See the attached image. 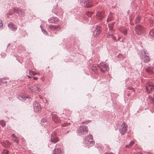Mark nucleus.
<instances>
[{
	"instance_id": "obj_1",
	"label": "nucleus",
	"mask_w": 154,
	"mask_h": 154,
	"mask_svg": "<svg viewBox=\"0 0 154 154\" xmlns=\"http://www.w3.org/2000/svg\"><path fill=\"white\" fill-rule=\"evenodd\" d=\"M140 57L143 62L147 63L150 60L149 54L146 50L142 51L140 53Z\"/></svg>"
},
{
	"instance_id": "obj_49",
	"label": "nucleus",
	"mask_w": 154,
	"mask_h": 154,
	"mask_svg": "<svg viewBox=\"0 0 154 154\" xmlns=\"http://www.w3.org/2000/svg\"><path fill=\"white\" fill-rule=\"evenodd\" d=\"M28 77L29 78H31V77H30L29 76V75H28Z\"/></svg>"
},
{
	"instance_id": "obj_2",
	"label": "nucleus",
	"mask_w": 154,
	"mask_h": 154,
	"mask_svg": "<svg viewBox=\"0 0 154 154\" xmlns=\"http://www.w3.org/2000/svg\"><path fill=\"white\" fill-rule=\"evenodd\" d=\"M93 137L92 135L87 136L85 138L84 142L86 146L90 147L94 145V141L93 139Z\"/></svg>"
},
{
	"instance_id": "obj_23",
	"label": "nucleus",
	"mask_w": 154,
	"mask_h": 154,
	"mask_svg": "<svg viewBox=\"0 0 154 154\" xmlns=\"http://www.w3.org/2000/svg\"><path fill=\"white\" fill-rule=\"evenodd\" d=\"M98 66H99L97 64H94L92 65L91 69L93 71H94L97 69Z\"/></svg>"
},
{
	"instance_id": "obj_13",
	"label": "nucleus",
	"mask_w": 154,
	"mask_h": 154,
	"mask_svg": "<svg viewBox=\"0 0 154 154\" xmlns=\"http://www.w3.org/2000/svg\"><path fill=\"white\" fill-rule=\"evenodd\" d=\"M104 14V12H101L98 13L96 15V18L99 20H101L103 19Z\"/></svg>"
},
{
	"instance_id": "obj_19",
	"label": "nucleus",
	"mask_w": 154,
	"mask_h": 154,
	"mask_svg": "<svg viewBox=\"0 0 154 154\" xmlns=\"http://www.w3.org/2000/svg\"><path fill=\"white\" fill-rule=\"evenodd\" d=\"M51 141L55 143L58 141V139L56 136H53V134H52L51 138Z\"/></svg>"
},
{
	"instance_id": "obj_41",
	"label": "nucleus",
	"mask_w": 154,
	"mask_h": 154,
	"mask_svg": "<svg viewBox=\"0 0 154 154\" xmlns=\"http://www.w3.org/2000/svg\"><path fill=\"white\" fill-rule=\"evenodd\" d=\"M68 124L66 123H64V124L62 125V126L63 127H65Z\"/></svg>"
},
{
	"instance_id": "obj_24",
	"label": "nucleus",
	"mask_w": 154,
	"mask_h": 154,
	"mask_svg": "<svg viewBox=\"0 0 154 154\" xmlns=\"http://www.w3.org/2000/svg\"><path fill=\"white\" fill-rule=\"evenodd\" d=\"M29 74L31 75H35L37 74H39V73L36 72L34 71L30 70L29 72Z\"/></svg>"
},
{
	"instance_id": "obj_39",
	"label": "nucleus",
	"mask_w": 154,
	"mask_h": 154,
	"mask_svg": "<svg viewBox=\"0 0 154 154\" xmlns=\"http://www.w3.org/2000/svg\"><path fill=\"white\" fill-rule=\"evenodd\" d=\"M117 41H120V42H122L123 39L119 37Z\"/></svg>"
},
{
	"instance_id": "obj_11",
	"label": "nucleus",
	"mask_w": 154,
	"mask_h": 154,
	"mask_svg": "<svg viewBox=\"0 0 154 154\" xmlns=\"http://www.w3.org/2000/svg\"><path fill=\"white\" fill-rule=\"evenodd\" d=\"M13 11L14 12L17 13L20 16H24V12L21 9L18 8H14L13 9Z\"/></svg>"
},
{
	"instance_id": "obj_20",
	"label": "nucleus",
	"mask_w": 154,
	"mask_h": 154,
	"mask_svg": "<svg viewBox=\"0 0 154 154\" xmlns=\"http://www.w3.org/2000/svg\"><path fill=\"white\" fill-rule=\"evenodd\" d=\"M11 136L12 137V139L14 141L17 143H18L19 142V138L16 136L14 134H12Z\"/></svg>"
},
{
	"instance_id": "obj_47",
	"label": "nucleus",
	"mask_w": 154,
	"mask_h": 154,
	"mask_svg": "<svg viewBox=\"0 0 154 154\" xmlns=\"http://www.w3.org/2000/svg\"><path fill=\"white\" fill-rule=\"evenodd\" d=\"M105 154H113L112 153H106Z\"/></svg>"
},
{
	"instance_id": "obj_37",
	"label": "nucleus",
	"mask_w": 154,
	"mask_h": 154,
	"mask_svg": "<svg viewBox=\"0 0 154 154\" xmlns=\"http://www.w3.org/2000/svg\"><path fill=\"white\" fill-rule=\"evenodd\" d=\"M91 122V121H89V120H88V121H84L83 122H82V124H88V123H89L90 122Z\"/></svg>"
},
{
	"instance_id": "obj_35",
	"label": "nucleus",
	"mask_w": 154,
	"mask_h": 154,
	"mask_svg": "<svg viewBox=\"0 0 154 154\" xmlns=\"http://www.w3.org/2000/svg\"><path fill=\"white\" fill-rule=\"evenodd\" d=\"M48 21L50 23H52L54 22V20L53 18L49 19Z\"/></svg>"
},
{
	"instance_id": "obj_15",
	"label": "nucleus",
	"mask_w": 154,
	"mask_h": 154,
	"mask_svg": "<svg viewBox=\"0 0 154 154\" xmlns=\"http://www.w3.org/2000/svg\"><path fill=\"white\" fill-rule=\"evenodd\" d=\"M119 30L120 32L123 33L124 35H127L128 30L126 28L122 27L120 28Z\"/></svg>"
},
{
	"instance_id": "obj_22",
	"label": "nucleus",
	"mask_w": 154,
	"mask_h": 154,
	"mask_svg": "<svg viewBox=\"0 0 154 154\" xmlns=\"http://www.w3.org/2000/svg\"><path fill=\"white\" fill-rule=\"evenodd\" d=\"M58 26L57 25H50L49 26V28L51 30H54L57 28Z\"/></svg>"
},
{
	"instance_id": "obj_44",
	"label": "nucleus",
	"mask_w": 154,
	"mask_h": 154,
	"mask_svg": "<svg viewBox=\"0 0 154 154\" xmlns=\"http://www.w3.org/2000/svg\"><path fill=\"white\" fill-rule=\"evenodd\" d=\"M101 147L100 146H99L98 145L97 146V148L98 149H100L101 148Z\"/></svg>"
},
{
	"instance_id": "obj_28",
	"label": "nucleus",
	"mask_w": 154,
	"mask_h": 154,
	"mask_svg": "<svg viewBox=\"0 0 154 154\" xmlns=\"http://www.w3.org/2000/svg\"><path fill=\"white\" fill-rule=\"evenodd\" d=\"M106 36L110 38L113 36V34L110 32H109L106 34Z\"/></svg>"
},
{
	"instance_id": "obj_18",
	"label": "nucleus",
	"mask_w": 154,
	"mask_h": 154,
	"mask_svg": "<svg viewBox=\"0 0 154 154\" xmlns=\"http://www.w3.org/2000/svg\"><path fill=\"white\" fill-rule=\"evenodd\" d=\"M18 98L20 100H25L26 98H29L30 97L29 96L24 94L21 96H19Z\"/></svg>"
},
{
	"instance_id": "obj_14",
	"label": "nucleus",
	"mask_w": 154,
	"mask_h": 154,
	"mask_svg": "<svg viewBox=\"0 0 154 154\" xmlns=\"http://www.w3.org/2000/svg\"><path fill=\"white\" fill-rule=\"evenodd\" d=\"M63 152L60 148L55 149L53 151V154H63Z\"/></svg>"
},
{
	"instance_id": "obj_27",
	"label": "nucleus",
	"mask_w": 154,
	"mask_h": 154,
	"mask_svg": "<svg viewBox=\"0 0 154 154\" xmlns=\"http://www.w3.org/2000/svg\"><path fill=\"white\" fill-rule=\"evenodd\" d=\"M112 16L111 14H110L109 16L108 17L107 20V22H109L110 21H111L112 20Z\"/></svg>"
},
{
	"instance_id": "obj_43",
	"label": "nucleus",
	"mask_w": 154,
	"mask_h": 154,
	"mask_svg": "<svg viewBox=\"0 0 154 154\" xmlns=\"http://www.w3.org/2000/svg\"><path fill=\"white\" fill-rule=\"evenodd\" d=\"M42 32L45 35H46L47 34V32L45 30H42Z\"/></svg>"
},
{
	"instance_id": "obj_46",
	"label": "nucleus",
	"mask_w": 154,
	"mask_h": 154,
	"mask_svg": "<svg viewBox=\"0 0 154 154\" xmlns=\"http://www.w3.org/2000/svg\"><path fill=\"white\" fill-rule=\"evenodd\" d=\"M42 122H45V119H42Z\"/></svg>"
},
{
	"instance_id": "obj_8",
	"label": "nucleus",
	"mask_w": 154,
	"mask_h": 154,
	"mask_svg": "<svg viewBox=\"0 0 154 154\" xmlns=\"http://www.w3.org/2000/svg\"><path fill=\"white\" fill-rule=\"evenodd\" d=\"M102 30L101 27L97 26L96 29L94 31L93 35L94 37H97L99 35Z\"/></svg>"
},
{
	"instance_id": "obj_9",
	"label": "nucleus",
	"mask_w": 154,
	"mask_h": 154,
	"mask_svg": "<svg viewBox=\"0 0 154 154\" xmlns=\"http://www.w3.org/2000/svg\"><path fill=\"white\" fill-rule=\"evenodd\" d=\"M33 107L34 111L36 112H39L41 110L40 104L37 102L34 103Z\"/></svg>"
},
{
	"instance_id": "obj_48",
	"label": "nucleus",
	"mask_w": 154,
	"mask_h": 154,
	"mask_svg": "<svg viewBox=\"0 0 154 154\" xmlns=\"http://www.w3.org/2000/svg\"><path fill=\"white\" fill-rule=\"evenodd\" d=\"M4 83H7V82L6 81H5L4 82H3Z\"/></svg>"
},
{
	"instance_id": "obj_12",
	"label": "nucleus",
	"mask_w": 154,
	"mask_h": 154,
	"mask_svg": "<svg viewBox=\"0 0 154 154\" xmlns=\"http://www.w3.org/2000/svg\"><path fill=\"white\" fill-rule=\"evenodd\" d=\"M52 119L55 123H58L61 122V120H60L59 118L57 116L56 114H54L53 115Z\"/></svg>"
},
{
	"instance_id": "obj_36",
	"label": "nucleus",
	"mask_w": 154,
	"mask_h": 154,
	"mask_svg": "<svg viewBox=\"0 0 154 154\" xmlns=\"http://www.w3.org/2000/svg\"><path fill=\"white\" fill-rule=\"evenodd\" d=\"M93 14L92 12H88L86 13V15L88 17H89L91 16Z\"/></svg>"
},
{
	"instance_id": "obj_7",
	"label": "nucleus",
	"mask_w": 154,
	"mask_h": 154,
	"mask_svg": "<svg viewBox=\"0 0 154 154\" xmlns=\"http://www.w3.org/2000/svg\"><path fill=\"white\" fill-rule=\"evenodd\" d=\"M154 84L151 82H147L146 84V90L148 93H149L154 89Z\"/></svg>"
},
{
	"instance_id": "obj_17",
	"label": "nucleus",
	"mask_w": 154,
	"mask_h": 154,
	"mask_svg": "<svg viewBox=\"0 0 154 154\" xmlns=\"http://www.w3.org/2000/svg\"><path fill=\"white\" fill-rule=\"evenodd\" d=\"M8 27L10 28L11 30L13 31L17 29L16 26L13 23H10L8 25Z\"/></svg>"
},
{
	"instance_id": "obj_40",
	"label": "nucleus",
	"mask_w": 154,
	"mask_h": 154,
	"mask_svg": "<svg viewBox=\"0 0 154 154\" xmlns=\"http://www.w3.org/2000/svg\"><path fill=\"white\" fill-rule=\"evenodd\" d=\"M112 38L114 40H115L116 41H117V39L116 37L115 36H112Z\"/></svg>"
},
{
	"instance_id": "obj_31",
	"label": "nucleus",
	"mask_w": 154,
	"mask_h": 154,
	"mask_svg": "<svg viewBox=\"0 0 154 154\" xmlns=\"http://www.w3.org/2000/svg\"><path fill=\"white\" fill-rule=\"evenodd\" d=\"M113 24H109V30H113Z\"/></svg>"
},
{
	"instance_id": "obj_26",
	"label": "nucleus",
	"mask_w": 154,
	"mask_h": 154,
	"mask_svg": "<svg viewBox=\"0 0 154 154\" xmlns=\"http://www.w3.org/2000/svg\"><path fill=\"white\" fill-rule=\"evenodd\" d=\"M134 142L133 141H132L131 142L129 145H126V148H130V147L132 146L134 144Z\"/></svg>"
},
{
	"instance_id": "obj_10",
	"label": "nucleus",
	"mask_w": 154,
	"mask_h": 154,
	"mask_svg": "<svg viewBox=\"0 0 154 154\" xmlns=\"http://www.w3.org/2000/svg\"><path fill=\"white\" fill-rule=\"evenodd\" d=\"M84 3V5L87 7H89L91 6L92 5V2L91 1L87 0H80V3Z\"/></svg>"
},
{
	"instance_id": "obj_29",
	"label": "nucleus",
	"mask_w": 154,
	"mask_h": 154,
	"mask_svg": "<svg viewBox=\"0 0 154 154\" xmlns=\"http://www.w3.org/2000/svg\"><path fill=\"white\" fill-rule=\"evenodd\" d=\"M149 34L151 36H154V29H151L149 32Z\"/></svg>"
},
{
	"instance_id": "obj_21",
	"label": "nucleus",
	"mask_w": 154,
	"mask_h": 154,
	"mask_svg": "<svg viewBox=\"0 0 154 154\" xmlns=\"http://www.w3.org/2000/svg\"><path fill=\"white\" fill-rule=\"evenodd\" d=\"M146 72L150 74L153 73V68L151 67H147V68L146 69Z\"/></svg>"
},
{
	"instance_id": "obj_38",
	"label": "nucleus",
	"mask_w": 154,
	"mask_h": 154,
	"mask_svg": "<svg viewBox=\"0 0 154 154\" xmlns=\"http://www.w3.org/2000/svg\"><path fill=\"white\" fill-rule=\"evenodd\" d=\"M149 98L150 100H151L153 102H154V98H152L151 97H150V96H149Z\"/></svg>"
},
{
	"instance_id": "obj_3",
	"label": "nucleus",
	"mask_w": 154,
	"mask_h": 154,
	"mask_svg": "<svg viewBox=\"0 0 154 154\" xmlns=\"http://www.w3.org/2000/svg\"><path fill=\"white\" fill-rule=\"evenodd\" d=\"M78 132L82 135H85L88 131V127L85 125H81L78 129Z\"/></svg>"
},
{
	"instance_id": "obj_5",
	"label": "nucleus",
	"mask_w": 154,
	"mask_h": 154,
	"mask_svg": "<svg viewBox=\"0 0 154 154\" xmlns=\"http://www.w3.org/2000/svg\"><path fill=\"white\" fill-rule=\"evenodd\" d=\"M100 68L101 71L103 72L109 70V67L105 62H101L100 63Z\"/></svg>"
},
{
	"instance_id": "obj_30",
	"label": "nucleus",
	"mask_w": 154,
	"mask_h": 154,
	"mask_svg": "<svg viewBox=\"0 0 154 154\" xmlns=\"http://www.w3.org/2000/svg\"><path fill=\"white\" fill-rule=\"evenodd\" d=\"M0 123L1 125L2 126V127H4L6 125L5 122L3 120H1L0 122Z\"/></svg>"
},
{
	"instance_id": "obj_33",
	"label": "nucleus",
	"mask_w": 154,
	"mask_h": 154,
	"mask_svg": "<svg viewBox=\"0 0 154 154\" xmlns=\"http://www.w3.org/2000/svg\"><path fill=\"white\" fill-rule=\"evenodd\" d=\"M35 92H38L40 91L41 89L39 87H36L35 88Z\"/></svg>"
},
{
	"instance_id": "obj_4",
	"label": "nucleus",
	"mask_w": 154,
	"mask_h": 154,
	"mask_svg": "<svg viewBox=\"0 0 154 154\" xmlns=\"http://www.w3.org/2000/svg\"><path fill=\"white\" fill-rule=\"evenodd\" d=\"M135 32L137 35H141L144 31V29L143 27L140 25H138L135 28Z\"/></svg>"
},
{
	"instance_id": "obj_6",
	"label": "nucleus",
	"mask_w": 154,
	"mask_h": 154,
	"mask_svg": "<svg viewBox=\"0 0 154 154\" xmlns=\"http://www.w3.org/2000/svg\"><path fill=\"white\" fill-rule=\"evenodd\" d=\"M127 125L126 123H123L120 127L119 131L122 134H124L127 130Z\"/></svg>"
},
{
	"instance_id": "obj_32",
	"label": "nucleus",
	"mask_w": 154,
	"mask_h": 154,
	"mask_svg": "<svg viewBox=\"0 0 154 154\" xmlns=\"http://www.w3.org/2000/svg\"><path fill=\"white\" fill-rule=\"evenodd\" d=\"M140 17L138 16L135 19V22L136 23H139L140 22Z\"/></svg>"
},
{
	"instance_id": "obj_45",
	"label": "nucleus",
	"mask_w": 154,
	"mask_h": 154,
	"mask_svg": "<svg viewBox=\"0 0 154 154\" xmlns=\"http://www.w3.org/2000/svg\"><path fill=\"white\" fill-rule=\"evenodd\" d=\"M33 79H34V80H37L38 79V78L37 77H33Z\"/></svg>"
},
{
	"instance_id": "obj_34",
	"label": "nucleus",
	"mask_w": 154,
	"mask_h": 154,
	"mask_svg": "<svg viewBox=\"0 0 154 154\" xmlns=\"http://www.w3.org/2000/svg\"><path fill=\"white\" fill-rule=\"evenodd\" d=\"M3 154H9L8 150L4 149L3 152Z\"/></svg>"
},
{
	"instance_id": "obj_16",
	"label": "nucleus",
	"mask_w": 154,
	"mask_h": 154,
	"mask_svg": "<svg viewBox=\"0 0 154 154\" xmlns=\"http://www.w3.org/2000/svg\"><path fill=\"white\" fill-rule=\"evenodd\" d=\"M2 145L5 148H9L10 145V143L8 141L5 140L3 142H2Z\"/></svg>"
},
{
	"instance_id": "obj_42",
	"label": "nucleus",
	"mask_w": 154,
	"mask_h": 154,
	"mask_svg": "<svg viewBox=\"0 0 154 154\" xmlns=\"http://www.w3.org/2000/svg\"><path fill=\"white\" fill-rule=\"evenodd\" d=\"M3 24L2 20H0V26H2Z\"/></svg>"
},
{
	"instance_id": "obj_25",
	"label": "nucleus",
	"mask_w": 154,
	"mask_h": 154,
	"mask_svg": "<svg viewBox=\"0 0 154 154\" xmlns=\"http://www.w3.org/2000/svg\"><path fill=\"white\" fill-rule=\"evenodd\" d=\"M35 90V88L32 87H29L28 88V91L29 92H32Z\"/></svg>"
}]
</instances>
